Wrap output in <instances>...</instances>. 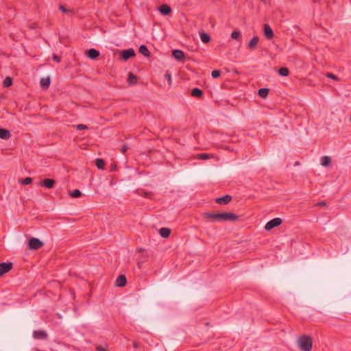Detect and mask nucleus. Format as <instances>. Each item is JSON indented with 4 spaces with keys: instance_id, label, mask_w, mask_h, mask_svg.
I'll return each mask as SVG.
<instances>
[{
    "instance_id": "9",
    "label": "nucleus",
    "mask_w": 351,
    "mask_h": 351,
    "mask_svg": "<svg viewBox=\"0 0 351 351\" xmlns=\"http://www.w3.org/2000/svg\"><path fill=\"white\" fill-rule=\"evenodd\" d=\"M55 184V180L53 179H44L40 184V186H44L47 189L53 188Z\"/></svg>"
},
{
    "instance_id": "34",
    "label": "nucleus",
    "mask_w": 351,
    "mask_h": 351,
    "mask_svg": "<svg viewBox=\"0 0 351 351\" xmlns=\"http://www.w3.org/2000/svg\"><path fill=\"white\" fill-rule=\"evenodd\" d=\"M221 75V71L219 70H214L211 73V75L213 78H217L219 77Z\"/></svg>"
},
{
    "instance_id": "30",
    "label": "nucleus",
    "mask_w": 351,
    "mask_h": 351,
    "mask_svg": "<svg viewBox=\"0 0 351 351\" xmlns=\"http://www.w3.org/2000/svg\"><path fill=\"white\" fill-rule=\"evenodd\" d=\"M12 84V79L10 77H7L3 81L4 87H10Z\"/></svg>"
},
{
    "instance_id": "5",
    "label": "nucleus",
    "mask_w": 351,
    "mask_h": 351,
    "mask_svg": "<svg viewBox=\"0 0 351 351\" xmlns=\"http://www.w3.org/2000/svg\"><path fill=\"white\" fill-rule=\"evenodd\" d=\"M136 53L133 49H128L123 50L121 52L120 56L123 60H127L129 58L135 56Z\"/></svg>"
},
{
    "instance_id": "20",
    "label": "nucleus",
    "mask_w": 351,
    "mask_h": 351,
    "mask_svg": "<svg viewBox=\"0 0 351 351\" xmlns=\"http://www.w3.org/2000/svg\"><path fill=\"white\" fill-rule=\"evenodd\" d=\"M191 95L195 97H201L203 95V92L198 88H194L191 90Z\"/></svg>"
},
{
    "instance_id": "36",
    "label": "nucleus",
    "mask_w": 351,
    "mask_h": 351,
    "mask_svg": "<svg viewBox=\"0 0 351 351\" xmlns=\"http://www.w3.org/2000/svg\"><path fill=\"white\" fill-rule=\"evenodd\" d=\"M76 128H77V130H80L87 129L88 127L86 125H84V124H79V125H76Z\"/></svg>"
},
{
    "instance_id": "18",
    "label": "nucleus",
    "mask_w": 351,
    "mask_h": 351,
    "mask_svg": "<svg viewBox=\"0 0 351 351\" xmlns=\"http://www.w3.org/2000/svg\"><path fill=\"white\" fill-rule=\"evenodd\" d=\"M258 40L259 38L258 36H254L248 43V47L251 49L255 48L258 43Z\"/></svg>"
},
{
    "instance_id": "31",
    "label": "nucleus",
    "mask_w": 351,
    "mask_h": 351,
    "mask_svg": "<svg viewBox=\"0 0 351 351\" xmlns=\"http://www.w3.org/2000/svg\"><path fill=\"white\" fill-rule=\"evenodd\" d=\"M32 182V179L31 178H29V177H27L24 179H22L21 180H19V182L22 184V185H27V184H31Z\"/></svg>"
},
{
    "instance_id": "21",
    "label": "nucleus",
    "mask_w": 351,
    "mask_h": 351,
    "mask_svg": "<svg viewBox=\"0 0 351 351\" xmlns=\"http://www.w3.org/2000/svg\"><path fill=\"white\" fill-rule=\"evenodd\" d=\"M199 36H200V39L204 43H208L210 42V36L205 33V32H201L199 34Z\"/></svg>"
},
{
    "instance_id": "25",
    "label": "nucleus",
    "mask_w": 351,
    "mask_h": 351,
    "mask_svg": "<svg viewBox=\"0 0 351 351\" xmlns=\"http://www.w3.org/2000/svg\"><path fill=\"white\" fill-rule=\"evenodd\" d=\"M137 78L132 73L130 72L128 75V82L130 84H134L136 83Z\"/></svg>"
},
{
    "instance_id": "37",
    "label": "nucleus",
    "mask_w": 351,
    "mask_h": 351,
    "mask_svg": "<svg viewBox=\"0 0 351 351\" xmlns=\"http://www.w3.org/2000/svg\"><path fill=\"white\" fill-rule=\"evenodd\" d=\"M96 349L97 351H107L106 347L103 346H97Z\"/></svg>"
},
{
    "instance_id": "39",
    "label": "nucleus",
    "mask_w": 351,
    "mask_h": 351,
    "mask_svg": "<svg viewBox=\"0 0 351 351\" xmlns=\"http://www.w3.org/2000/svg\"><path fill=\"white\" fill-rule=\"evenodd\" d=\"M52 58L53 60H55L57 62H59L60 61V58L55 54L53 55Z\"/></svg>"
},
{
    "instance_id": "27",
    "label": "nucleus",
    "mask_w": 351,
    "mask_h": 351,
    "mask_svg": "<svg viewBox=\"0 0 351 351\" xmlns=\"http://www.w3.org/2000/svg\"><path fill=\"white\" fill-rule=\"evenodd\" d=\"M70 197L73 198L79 197L82 195V193L79 189H75L69 193Z\"/></svg>"
},
{
    "instance_id": "8",
    "label": "nucleus",
    "mask_w": 351,
    "mask_h": 351,
    "mask_svg": "<svg viewBox=\"0 0 351 351\" xmlns=\"http://www.w3.org/2000/svg\"><path fill=\"white\" fill-rule=\"evenodd\" d=\"M173 57L178 61H184V53L179 49H174L172 51Z\"/></svg>"
},
{
    "instance_id": "26",
    "label": "nucleus",
    "mask_w": 351,
    "mask_h": 351,
    "mask_svg": "<svg viewBox=\"0 0 351 351\" xmlns=\"http://www.w3.org/2000/svg\"><path fill=\"white\" fill-rule=\"evenodd\" d=\"M95 165L99 169H104L105 162L103 159L97 158L95 160Z\"/></svg>"
},
{
    "instance_id": "3",
    "label": "nucleus",
    "mask_w": 351,
    "mask_h": 351,
    "mask_svg": "<svg viewBox=\"0 0 351 351\" xmlns=\"http://www.w3.org/2000/svg\"><path fill=\"white\" fill-rule=\"evenodd\" d=\"M44 243L37 238H32L28 243L30 250H38L43 246Z\"/></svg>"
},
{
    "instance_id": "10",
    "label": "nucleus",
    "mask_w": 351,
    "mask_h": 351,
    "mask_svg": "<svg viewBox=\"0 0 351 351\" xmlns=\"http://www.w3.org/2000/svg\"><path fill=\"white\" fill-rule=\"evenodd\" d=\"M33 337L37 339H45L47 337V334L44 330H34L33 332Z\"/></svg>"
},
{
    "instance_id": "2",
    "label": "nucleus",
    "mask_w": 351,
    "mask_h": 351,
    "mask_svg": "<svg viewBox=\"0 0 351 351\" xmlns=\"http://www.w3.org/2000/svg\"><path fill=\"white\" fill-rule=\"evenodd\" d=\"M298 344L302 351H311L313 348L312 338L306 335H302L298 338Z\"/></svg>"
},
{
    "instance_id": "15",
    "label": "nucleus",
    "mask_w": 351,
    "mask_h": 351,
    "mask_svg": "<svg viewBox=\"0 0 351 351\" xmlns=\"http://www.w3.org/2000/svg\"><path fill=\"white\" fill-rule=\"evenodd\" d=\"M50 82H51V81H50V78L49 77H43L40 80V84L43 88L46 89L49 86Z\"/></svg>"
},
{
    "instance_id": "24",
    "label": "nucleus",
    "mask_w": 351,
    "mask_h": 351,
    "mask_svg": "<svg viewBox=\"0 0 351 351\" xmlns=\"http://www.w3.org/2000/svg\"><path fill=\"white\" fill-rule=\"evenodd\" d=\"M321 165L324 167L329 165L330 162V158L328 156H324L321 158Z\"/></svg>"
},
{
    "instance_id": "1",
    "label": "nucleus",
    "mask_w": 351,
    "mask_h": 351,
    "mask_svg": "<svg viewBox=\"0 0 351 351\" xmlns=\"http://www.w3.org/2000/svg\"><path fill=\"white\" fill-rule=\"evenodd\" d=\"M203 217L208 221H234L239 219V216L232 213H204Z\"/></svg>"
},
{
    "instance_id": "23",
    "label": "nucleus",
    "mask_w": 351,
    "mask_h": 351,
    "mask_svg": "<svg viewBox=\"0 0 351 351\" xmlns=\"http://www.w3.org/2000/svg\"><path fill=\"white\" fill-rule=\"evenodd\" d=\"M269 94V89L266 88H261L258 90V95L262 98H266Z\"/></svg>"
},
{
    "instance_id": "29",
    "label": "nucleus",
    "mask_w": 351,
    "mask_h": 351,
    "mask_svg": "<svg viewBox=\"0 0 351 351\" xmlns=\"http://www.w3.org/2000/svg\"><path fill=\"white\" fill-rule=\"evenodd\" d=\"M148 256L147 255H143L140 259H138L137 262V265L138 268H141L142 264L147 261Z\"/></svg>"
},
{
    "instance_id": "35",
    "label": "nucleus",
    "mask_w": 351,
    "mask_h": 351,
    "mask_svg": "<svg viewBox=\"0 0 351 351\" xmlns=\"http://www.w3.org/2000/svg\"><path fill=\"white\" fill-rule=\"evenodd\" d=\"M326 77L334 80H338V77L331 73H327Z\"/></svg>"
},
{
    "instance_id": "12",
    "label": "nucleus",
    "mask_w": 351,
    "mask_h": 351,
    "mask_svg": "<svg viewBox=\"0 0 351 351\" xmlns=\"http://www.w3.org/2000/svg\"><path fill=\"white\" fill-rule=\"evenodd\" d=\"M232 199V197L229 195H226L222 197H219L216 199V202L219 204H227Z\"/></svg>"
},
{
    "instance_id": "22",
    "label": "nucleus",
    "mask_w": 351,
    "mask_h": 351,
    "mask_svg": "<svg viewBox=\"0 0 351 351\" xmlns=\"http://www.w3.org/2000/svg\"><path fill=\"white\" fill-rule=\"evenodd\" d=\"M198 160H208L213 158V155L206 153L198 154L196 156Z\"/></svg>"
},
{
    "instance_id": "28",
    "label": "nucleus",
    "mask_w": 351,
    "mask_h": 351,
    "mask_svg": "<svg viewBox=\"0 0 351 351\" xmlns=\"http://www.w3.org/2000/svg\"><path fill=\"white\" fill-rule=\"evenodd\" d=\"M278 73L282 76H288L289 71V69L286 67H282L278 70Z\"/></svg>"
},
{
    "instance_id": "7",
    "label": "nucleus",
    "mask_w": 351,
    "mask_h": 351,
    "mask_svg": "<svg viewBox=\"0 0 351 351\" xmlns=\"http://www.w3.org/2000/svg\"><path fill=\"white\" fill-rule=\"evenodd\" d=\"M264 35L268 40L272 39L274 36V32L269 25H264Z\"/></svg>"
},
{
    "instance_id": "13",
    "label": "nucleus",
    "mask_w": 351,
    "mask_h": 351,
    "mask_svg": "<svg viewBox=\"0 0 351 351\" xmlns=\"http://www.w3.org/2000/svg\"><path fill=\"white\" fill-rule=\"evenodd\" d=\"M87 56L92 59H96L99 56V52L95 49H90L86 51Z\"/></svg>"
},
{
    "instance_id": "33",
    "label": "nucleus",
    "mask_w": 351,
    "mask_h": 351,
    "mask_svg": "<svg viewBox=\"0 0 351 351\" xmlns=\"http://www.w3.org/2000/svg\"><path fill=\"white\" fill-rule=\"evenodd\" d=\"M59 9L61 12H64V13H70V14H72L73 13V10H68L64 5H60L59 6Z\"/></svg>"
},
{
    "instance_id": "6",
    "label": "nucleus",
    "mask_w": 351,
    "mask_h": 351,
    "mask_svg": "<svg viewBox=\"0 0 351 351\" xmlns=\"http://www.w3.org/2000/svg\"><path fill=\"white\" fill-rule=\"evenodd\" d=\"M12 268V263H2L0 264V276L8 273Z\"/></svg>"
},
{
    "instance_id": "4",
    "label": "nucleus",
    "mask_w": 351,
    "mask_h": 351,
    "mask_svg": "<svg viewBox=\"0 0 351 351\" xmlns=\"http://www.w3.org/2000/svg\"><path fill=\"white\" fill-rule=\"evenodd\" d=\"M282 219L279 217L274 218L266 223L265 229L266 230H271L275 227L280 226L282 223Z\"/></svg>"
},
{
    "instance_id": "14",
    "label": "nucleus",
    "mask_w": 351,
    "mask_h": 351,
    "mask_svg": "<svg viewBox=\"0 0 351 351\" xmlns=\"http://www.w3.org/2000/svg\"><path fill=\"white\" fill-rule=\"evenodd\" d=\"M10 132L6 129L0 128V138L8 140L10 138Z\"/></svg>"
},
{
    "instance_id": "11",
    "label": "nucleus",
    "mask_w": 351,
    "mask_h": 351,
    "mask_svg": "<svg viewBox=\"0 0 351 351\" xmlns=\"http://www.w3.org/2000/svg\"><path fill=\"white\" fill-rule=\"evenodd\" d=\"M127 283V280L125 276L120 275L118 276V278L116 280L115 285L117 287H124Z\"/></svg>"
},
{
    "instance_id": "38",
    "label": "nucleus",
    "mask_w": 351,
    "mask_h": 351,
    "mask_svg": "<svg viewBox=\"0 0 351 351\" xmlns=\"http://www.w3.org/2000/svg\"><path fill=\"white\" fill-rule=\"evenodd\" d=\"M165 78L169 82V84H171V75L169 73H166L165 75Z\"/></svg>"
},
{
    "instance_id": "16",
    "label": "nucleus",
    "mask_w": 351,
    "mask_h": 351,
    "mask_svg": "<svg viewBox=\"0 0 351 351\" xmlns=\"http://www.w3.org/2000/svg\"><path fill=\"white\" fill-rule=\"evenodd\" d=\"M159 10H160V12L162 14H164V15H167V14H169L171 12V8H170L168 5H167V4H162V5L160 7Z\"/></svg>"
},
{
    "instance_id": "19",
    "label": "nucleus",
    "mask_w": 351,
    "mask_h": 351,
    "mask_svg": "<svg viewBox=\"0 0 351 351\" xmlns=\"http://www.w3.org/2000/svg\"><path fill=\"white\" fill-rule=\"evenodd\" d=\"M139 53H141L142 55H143L145 57H149V55H150V53H149L147 47L145 45H142L140 46V47H139Z\"/></svg>"
},
{
    "instance_id": "40",
    "label": "nucleus",
    "mask_w": 351,
    "mask_h": 351,
    "mask_svg": "<svg viewBox=\"0 0 351 351\" xmlns=\"http://www.w3.org/2000/svg\"><path fill=\"white\" fill-rule=\"evenodd\" d=\"M128 147H126L125 145H124V146L122 147V149H121V152H122L123 153H125V152L128 150Z\"/></svg>"
},
{
    "instance_id": "41",
    "label": "nucleus",
    "mask_w": 351,
    "mask_h": 351,
    "mask_svg": "<svg viewBox=\"0 0 351 351\" xmlns=\"http://www.w3.org/2000/svg\"><path fill=\"white\" fill-rule=\"evenodd\" d=\"M319 206H326V203L324 202H322L319 204Z\"/></svg>"
},
{
    "instance_id": "17",
    "label": "nucleus",
    "mask_w": 351,
    "mask_h": 351,
    "mask_svg": "<svg viewBox=\"0 0 351 351\" xmlns=\"http://www.w3.org/2000/svg\"><path fill=\"white\" fill-rule=\"evenodd\" d=\"M159 233L162 238H167L171 234V230L167 228H162L160 229Z\"/></svg>"
},
{
    "instance_id": "32",
    "label": "nucleus",
    "mask_w": 351,
    "mask_h": 351,
    "mask_svg": "<svg viewBox=\"0 0 351 351\" xmlns=\"http://www.w3.org/2000/svg\"><path fill=\"white\" fill-rule=\"evenodd\" d=\"M241 32L240 31H234L231 34V38L234 40H239L241 37Z\"/></svg>"
}]
</instances>
